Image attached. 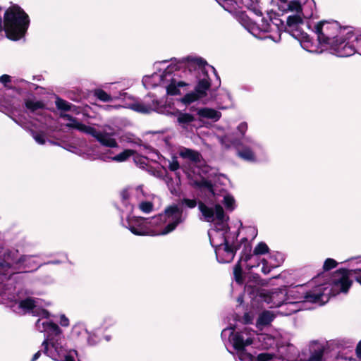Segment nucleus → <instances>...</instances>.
<instances>
[{
	"instance_id": "53",
	"label": "nucleus",
	"mask_w": 361,
	"mask_h": 361,
	"mask_svg": "<svg viewBox=\"0 0 361 361\" xmlns=\"http://www.w3.org/2000/svg\"><path fill=\"white\" fill-rule=\"evenodd\" d=\"M119 107H120V106L106 105V106H104V109H106V110H108V111H109V110H111V109H118V108H119Z\"/></svg>"
},
{
	"instance_id": "31",
	"label": "nucleus",
	"mask_w": 361,
	"mask_h": 361,
	"mask_svg": "<svg viewBox=\"0 0 361 361\" xmlns=\"http://www.w3.org/2000/svg\"><path fill=\"white\" fill-rule=\"evenodd\" d=\"M89 331L82 323H78L72 327L71 337L78 341H82L87 337Z\"/></svg>"
},
{
	"instance_id": "39",
	"label": "nucleus",
	"mask_w": 361,
	"mask_h": 361,
	"mask_svg": "<svg viewBox=\"0 0 361 361\" xmlns=\"http://www.w3.org/2000/svg\"><path fill=\"white\" fill-rule=\"evenodd\" d=\"M220 5L224 8L225 11L229 13H233L237 9V4L233 0H225Z\"/></svg>"
},
{
	"instance_id": "47",
	"label": "nucleus",
	"mask_w": 361,
	"mask_h": 361,
	"mask_svg": "<svg viewBox=\"0 0 361 361\" xmlns=\"http://www.w3.org/2000/svg\"><path fill=\"white\" fill-rule=\"evenodd\" d=\"M219 140L221 145L226 148H228L230 147L231 145L228 143V138L227 136L219 137Z\"/></svg>"
},
{
	"instance_id": "50",
	"label": "nucleus",
	"mask_w": 361,
	"mask_h": 361,
	"mask_svg": "<svg viewBox=\"0 0 361 361\" xmlns=\"http://www.w3.org/2000/svg\"><path fill=\"white\" fill-rule=\"evenodd\" d=\"M16 84L19 85H22V86H25L26 85H32V83L23 80V79H19V80H17L16 82Z\"/></svg>"
},
{
	"instance_id": "61",
	"label": "nucleus",
	"mask_w": 361,
	"mask_h": 361,
	"mask_svg": "<svg viewBox=\"0 0 361 361\" xmlns=\"http://www.w3.org/2000/svg\"><path fill=\"white\" fill-rule=\"evenodd\" d=\"M357 360L358 361H361V357L358 358Z\"/></svg>"
},
{
	"instance_id": "28",
	"label": "nucleus",
	"mask_w": 361,
	"mask_h": 361,
	"mask_svg": "<svg viewBox=\"0 0 361 361\" xmlns=\"http://www.w3.org/2000/svg\"><path fill=\"white\" fill-rule=\"evenodd\" d=\"M197 114L200 120L210 119L213 121H217L221 116L220 111L207 107L197 109Z\"/></svg>"
},
{
	"instance_id": "58",
	"label": "nucleus",
	"mask_w": 361,
	"mask_h": 361,
	"mask_svg": "<svg viewBox=\"0 0 361 361\" xmlns=\"http://www.w3.org/2000/svg\"><path fill=\"white\" fill-rule=\"evenodd\" d=\"M2 27H3L2 23H1V20H0V31L2 30Z\"/></svg>"
},
{
	"instance_id": "59",
	"label": "nucleus",
	"mask_w": 361,
	"mask_h": 361,
	"mask_svg": "<svg viewBox=\"0 0 361 361\" xmlns=\"http://www.w3.org/2000/svg\"><path fill=\"white\" fill-rule=\"evenodd\" d=\"M238 302H242V299L240 298H238Z\"/></svg>"
},
{
	"instance_id": "29",
	"label": "nucleus",
	"mask_w": 361,
	"mask_h": 361,
	"mask_svg": "<svg viewBox=\"0 0 361 361\" xmlns=\"http://www.w3.org/2000/svg\"><path fill=\"white\" fill-rule=\"evenodd\" d=\"M188 177L190 178V184L195 187H197L201 190H207L213 196H215L212 183L202 178H196L193 179L190 177V174L188 173Z\"/></svg>"
},
{
	"instance_id": "25",
	"label": "nucleus",
	"mask_w": 361,
	"mask_h": 361,
	"mask_svg": "<svg viewBox=\"0 0 361 361\" xmlns=\"http://www.w3.org/2000/svg\"><path fill=\"white\" fill-rule=\"evenodd\" d=\"M173 114L177 118V123L178 125L181 128L186 130H188V128L191 126L192 123L196 120L194 115L187 112H182L178 110H177Z\"/></svg>"
},
{
	"instance_id": "8",
	"label": "nucleus",
	"mask_w": 361,
	"mask_h": 361,
	"mask_svg": "<svg viewBox=\"0 0 361 361\" xmlns=\"http://www.w3.org/2000/svg\"><path fill=\"white\" fill-rule=\"evenodd\" d=\"M30 23L28 16L18 6L8 8L4 17V30L7 37L11 40H18L27 31Z\"/></svg>"
},
{
	"instance_id": "38",
	"label": "nucleus",
	"mask_w": 361,
	"mask_h": 361,
	"mask_svg": "<svg viewBox=\"0 0 361 361\" xmlns=\"http://www.w3.org/2000/svg\"><path fill=\"white\" fill-rule=\"evenodd\" d=\"M247 8L250 12L256 16V17H262V11L257 1H252L250 4L247 5Z\"/></svg>"
},
{
	"instance_id": "51",
	"label": "nucleus",
	"mask_w": 361,
	"mask_h": 361,
	"mask_svg": "<svg viewBox=\"0 0 361 361\" xmlns=\"http://www.w3.org/2000/svg\"><path fill=\"white\" fill-rule=\"evenodd\" d=\"M116 90H117V87H116V86H115V87H114L113 88H111V89H110V93H109V94H114L115 95H117V94H116V91H115ZM120 94H121V97H122L123 95H125V94H126V93H121V92H119V93L118 94V95H119Z\"/></svg>"
},
{
	"instance_id": "21",
	"label": "nucleus",
	"mask_w": 361,
	"mask_h": 361,
	"mask_svg": "<svg viewBox=\"0 0 361 361\" xmlns=\"http://www.w3.org/2000/svg\"><path fill=\"white\" fill-rule=\"evenodd\" d=\"M283 262V256L281 253L274 252L269 255L267 258L262 259L261 271L264 274L270 273L274 268L279 267Z\"/></svg>"
},
{
	"instance_id": "35",
	"label": "nucleus",
	"mask_w": 361,
	"mask_h": 361,
	"mask_svg": "<svg viewBox=\"0 0 361 361\" xmlns=\"http://www.w3.org/2000/svg\"><path fill=\"white\" fill-rule=\"evenodd\" d=\"M134 153L135 151L133 149H125L114 157H108L107 159L116 162H123L126 161L129 157L133 156Z\"/></svg>"
},
{
	"instance_id": "6",
	"label": "nucleus",
	"mask_w": 361,
	"mask_h": 361,
	"mask_svg": "<svg viewBox=\"0 0 361 361\" xmlns=\"http://www.w3.org/2000/svg\"><path fill=\"white\" fill-rule=\"evenodd\" d=\"M355 268L350 269H340L333 275L331 283L322 285L323 288L328 289L325 293L330 295L336 296L340 293H347L353 284L350 277L355 279V281L361 285V257L350 259Z\"/></svg>"
},
{
	"instance_id": "26",
	"label": "nucleus",
	"mask_w": 361,
	"mask_h": 361,
	"mask_svg": "<svg viewBox=\"0 0 361 361\" xmlns=\"http://www.w3.org/2000/svg\"><path fill=\"white\" fill-rule=\"evenodd\" d=\"M60 117L66 121V126L69 128L76 129L87 134L90 126H85L68 114L61 113Z\"/></svg>"
},
{
	"instance_id": "10",
	"label": "nucleus",
	"mask_w": 361,
	"mask_h": 361,
	"mask_svg": "<svg viewBox=\"0 0 361 361\" xmlns=\"http://www.w3.org/2000/svg\"><path fill=\"white\" fill-rule=\"evenodd\" d=\"M247 130V123H240L237 127V130L242 136V139L232 140L231 143L235 147L237 154L240 158L248 162H255L257 154L262 150V146L252 137L245 136Z\"/></svg>"
},
{
	"instance_id": "44",
	"label": "nucleus",
	"mask_w": 361,
	"mask_h": 361,
	"mask_svg": "<svg viewBox=\"0 0 361 361\" xmlns=\"http://www.w3.org/2000/svg\"><path fill=\"white\" fill-rule=\"evenodd\" d=\"M85 338L87 339V344L90 345H94L97 344L99 341L94 334H92L90 332L89 334L87 335V337Z\"/></svg>"
},
{
	"instance_id": "4",
	"label": "nucleus",
	"mask_w": 361,
	"mask_h": 361,
	"mask_svg": "<svg viewBox=\"0 0 361 361\" xmlns=\"http://www.w3.org/2000/svg\"><path fill=\"white\" fill-rule=\"evenodd\" d=\"M167 62L170 63L166 66L164 71L154 73L151 75H146L142 78V84L146 88L155 87L157 86L164 87L168 94L176 95L180 94V88L188 85L187 83L179 80L178 75L173 74V71L178 70L182 65V60L171 59L169 61H162L157 62L156 68Z\"/></svg>"
},
{
	"instance_id": "32",
	"label": "nucleus",
	"mask_w": 361,
	"mask_h": 361,
	"mask_svg": "<svg viewBox=\"0 0 361 361\" xmlns=\"http://www.w3.org/2000/svg\"><path fill=\"white\" fill-rule=\"evenodd\" d=\"M94 96L99 100L103 102H111L113 100L119 99L121 98V94L115 95L107 93L102 89H95L93 92Z\"/></svg>"
},
{
	"instance_id": "12",
	"label": "nucleus",
	"mask_w": 361,
	"mask_h": 361,
	"mask_svg": "<svg viewBox=\"0 0 361 361\" xmlns=\"http://www.w3.org/2000/svg\"><path fill=\"white\" fill-rule=\"evenodd\" d=\"M120 196L127 212L133 211L135 201L139 202L138 208L142 212L149 214L153 211V204L145 200V195L142 185L126 188L121 192Z\"/></svg>"
},
{
	"instance_id": "30",
	"label": "nucleus",
	"mask_w": 361,
	"mask_h": 361,
	"mask_svg": "<svg viewBox=\"0 0 361 361\" xmlns=\"http://www.w3.org/2000/svg\"><path fill=\"white\" fill-rule=\"evenodd\" d=\"M275 318V314L271 311H263L259 314L256 322V326L258 328H263L264 326L269 325Z\"/></svg>"
},
{
	"instance_id": "34",
	"label": "nucleus",
	"mask_w": 361,
	"mask_h": 361,
	"mask_svg": "<svg viewBox=\"0 0 361 361\" xmlns=\"http://www.w3.org/2000/svg\"><path fill=\"white\" fill-rule=\"evenodd\" d=\"M26 108L32 112L42 110L44 108V104L35 98H29L25 101Z\"/></svg>"
},
{
	"instance_id": "19",
	"label": "nucleus",
	"mask_w": 361,
	"mask_h": 361,
	"mask_svg": "<svg viewBox=\"0 0 361 361\" xmlns=\"http://www.w3.org/2000/svg\"><path fill=\"white\" fill-rule=\"evenodd\" d=\"M269 252V247L264 242L258 243L254 249L253 254L245 256V266L250 269L260 265L262 259L259 257Z\"/></svg>"
},
{
	"instance_id": "40",
	"label": "nucleus",
	"mask_w": 361,
	"mask_h": 361,
	"mask_svg": "<svg viewBox=\"0 0 361 361\" xmlns=\"http://www.w3.org/2000/svg\"><path fill=\"white\" fill-rule=\"evenodd\" d=\"M168 168L171 171H176L180 168V164L178 161V158L176 156H172L170 160H168Z\"/></svg>"
},
{
	"instance_id": "56",
	"label": "nucleus",
	"mask_w": 361,
	"mask_h": 361,
	"mask_svg": "<svg viewBox=\"0 0 361 361\" xmlns=\"http://www.w3.org/2000/svg\"><path fill=\"white\" fill-rule=\"evenodd\" d=\"M15 122L16 123H18V125H20V126H22L23 128H25V126L20 121H17V120H15Z\"/></svg>"
},
{
	"instance_id": "42",
	"label": "nucleus",
	"mask_w": 361,
	"mask_h": 361,
	"mask_svg": "<svg viewBox=\"0 0 361 361\" xmlns=\"http://www.w3.org/2000/svg\"><path fill=\"white\" fill-rule=\"evenodd\" d=\"M337 262L331 258H328L325 260L323 268L325 271H329L331 269L335 268L337 266Z\"/></svg>"
},
{
	"instance_id": "37",
	"label": "nucleus",
	"mask_w": 361,
	"mask_h": 361,
	"mask_svg": "<svg viewBox=\"0 0 361 361\" xmlns=\"http://www.w3.org/2000/svg\"><path fill=\"white\" fill-rule=\"evenodd\" d=\"M221 202L224 204L226 209L229 211H233L235 207V200L231 195H224Z\"/></svg>"
},
{
	"instance_id": "11",
	"label": "nucleus",
	"mask_w": 361,
	"mask_h": 361,
	"mask_svg": "<svg viewBox=\"0 0 361 361\" xmlns=\"http://www.w3.org/2000/svg\"><path fill=\"white\" fill-rule=\"evenodd\" d=\"M315 8L314 0H306L302 4L300 0H290L279 6V10L281 11L293 13L287 18V24L290 27L302 23L303 18H312Z\"/></svg>"
},
{
	"instance_id": "16",
	"label": "nucleus",
	"mask_w": 361,
	"mask_h": 361,
	"mask_svg": "<svg viewBox=\"0 0 361 361\" xmlns=\"http://www.w3.org/2000/svg\"><path fill=\"white\" fill-rule=\"evenodd\" d=\"M87 134L94 137L103 146L110 148H116L118 146L114 138L116 131L110 126H104L102 130H97L90 126Z\"/></svg>"
},
{
	"instance_id": "13",
	"label": "nucleus",
	"mask_w": 361,
	"mask_h": 361,
	"mask_svg": "<svg viewBox=\"0 0 361 361\" xmlns=\"http://www.w3.org/2000/svg\"><path fill=\"white\" fill-rule=\"evenodd\" d=\"M257 333L247 328L244 327L240 330H236L233 327L225 328L222 330L221 336L224 341L228 340L232 344L234 349H245L246 347L251 345L254 348L255 336Z\"/></svg>"
},
{
	"instance_id": "20",
	"label": "nucleus",
	"mask_w": 361,
	"mask_h": 361,
	"mask_svg": "<svg viewBox=\"0 0 361 361\" xmlns=\"http://www.w3.org/2000/svg\"><path fill=\"white\" fill-rule=\"evenodd\" d=\"M236 350L235 360L237 361H283L281 357L274 356L270 353H260L255 357L251 353H247L245 349H235Z\"/></svg>"
},
{
	"instance_id": "17",
	"label": "nucleus",
	"mask_w": 361,
	"mask_h": 361,
	"mask_svg": "<svg viewBox=\"0 0 361 361\" xmlns=\"http://www.w3.org/2000/svg\"><path fill=\"white\" fill-rule=\"evenodd\" d=\"M228 230V221H225L214 225V228L208 231L210 243L214 249L231 243L227 235Z\"/></svg>"
},
{
	"instance_id": "15",
	"label": "nucleus",
	"mask_w": 361,
	"mask_h": 361,
	"mask_svg": "<svg viewBox=\"0 0 361 361\" xmlns=\"http://www.w3.org/2000/svg\"><path fill=\"white\" fill-rule=\"evenodd\" d=\"M128 108L140 113L149 114L156 111L159 114H170L171 113L160 105L159 100L154 96L148 95L143 102H135L130 104Z\"/></svg>"
},
{
	"instance_id": "1",
	"label": "nucleus",
	"mask_w": 361,
	"mask_h": 361,
	"mask_svg": "<svg viewBox=\"0 0 361 361\" xmlns=\"http://www.w3.org/2000/svg\"><path fill=\"white\" fill-rule=\"evenodd\" d=\"M0 303L9 306L17 314H25L31 311L39 317L36 323V329L44 334L45 338L42 343L44 353L54 361H75L77 351L68 350L64 345V338L59 326L49 319V313L38 307V300L27 298L20 300L16 294V288L10 283H0Z\"/></svg>"
},
{
	"instance_id": "24",
	"label": "nucleus",
	"mask_w": 361,
	"mask_h": 361,
	"mask_svg": "<svg viewBox=\"0 0 361 361\" xmlns=\"http://www.w3.org/2000/svg\"><path fill=\"white\" fill-rule=\"evenodd\" d=\"M255 341H256V343H254L255 348L269 349L276 345V339L269 334H257Z\"/></svg>"
},
{
	"instance_id": "43",
	"label": "nucleus",
	"mask_w": 361,
	"mask_h": 361,
	"mask_svg": "<svg viewBox=\"0 0 361 361\" xmlns=\"http://www.w3.org/2000/svg\"><path fill=\"white\" fill-rule=\"evenodd\" d=\"M180 204L182 206H185L190 209L195 208L197 203V201L195 199H188V198H183Z\"/></svg>"
},
{
	"instance_id": "22",
	"label": "nucleus",
	"mask_w": 361,
	"mask_h": 361,
	"mask_svg": "<svg viewBox=\"0 0 361 361\" xmlns=\"http://www.w3.org/2000/svg\"><path fill=\"white\" fill-rule=\"evenodd\" d=\"M214 250L216 259L220 263L231 262L235 255V249L231 243L221 245Z\"/></svg>"
},
{
	"instance_id": "2",
	"label": "nucleus",
	"mask_w": 361,
	"mask_h": 361,
	"mask_svg": "<svg viewBox=\"0 0 361 361\" xmlns=\"http://www.w3.org/2000/svg\"><path fill=\"white\" fill-rule=\"evenodd\" d=\"M320 47L312 42L309 36L304 37L301 47L311 53H322V47H329L332 53L339 57H348L361 52V35L354 27H341L336 21H322L314 27Z\"/></svg>"
},
{
	"instance_id": "5",
	"label": "nucleus",
	"mask_w": 361,
	"mask_h": 361,
	"mask_svg": "<svg viewBox=\"0 0 361 361\" xmlns=\"http://www.w3.org/2000/svg\"><path fill=\"white\" fill-rule=\"evenodd\" d=\"M184 63L191 70L197 71L202 75V78H200L194 92L187 93L180 101L185 104H190L195 102L207 95V91L210 87V79L207 74V68H210L214 75L218 78L215 68L207 64L206 61L202 58L188 56L182 59V64Z\"/></svg>"
},
{
	"instance_id": "33",
	"label": "nucleus",
	"mask_w": 361,
	"mask_h": 361,
	"mask_svg": "<svg viewBox=\"0 0 361 361\" xmlns=\"http://www.w3.org/2000/svg\"><path fill=\"white\" fill-rule=\"evenodd\" d=\"M56 106L58 109L63 111H71L75 114H79L78 108L75 105L68 102L60 98H57L56 100Z\"/></svg>"
},
{
	"instance_id": "54",
	"label": "nucleus",
	"mask_w": 361,
	"mask_h": 361,
	"mask_svg": "<svg viewBox=\"0 0 361 361\" xmlns=\"http://www.w3.org/2000/svg\"><path fill=\"white\" fill-rule=\"evenodd\" d=\"M41 355V352L40 351H38L32 357L31 361H36L39 357V356Z\"/></svg>"
},
{
	"instance_id": "36",
	"label": "nucleus",
	"mask_w": 361,
	"mask_h": 361,
	"mask_svg": "<svg viewBox=\"0 0 361 361\" xmlns=\"http://www.w3.org/2000/svg\"><path fill=\"white\" fill-rule=\"evenodd\" d=\"M244 259H245V257H241V259H240L238 263L237 264H235V266L234 267V269H233L234 277H235L236 282L238 283H243L242 267H241L240 264L242 262L245 263Z\"/></svg>"
},
{
	"instance_id": "57",
	"label": "nucleus",
	"mask_w": 361,
	"mask_h": 361,
	"mask_svg": "<svg viewBox=\"0 0 361 361\" xmlns=\"http://www.w3.org/2000/svg\"><path fill=\"white\" fill-rule=\"evenodd\" d=\"M216 1L219 3V4L220 5V4H222V2H224L225 0H216Z\"/></svg>"
},
{
	"instance_id": "18",
	"label": "nucleus",
	"mask_w": 361,
	"mask_h": 361,
	"mask_svg": "<svg viewBox=\"0 0 361 361\" xmlns=\"http://www.w3.org/2000/svg\"><path fill=\"white\" fill-rule=\"evenodd\" d=\"M123 225L136 235H149V233H154L148 228L147 219L140 216L129 215Z\"/></svg>"
},
{
	"instance_id": "46",
	"label": "nucleus",
	"mask_w": 361,
	"mask_h": 361,
	"mask_svg": "<svg viewBox=\"0 0 361 361\" xmlns=\"http://www.w3.org/2000/svg\"><path fill=\"white\" fill-rule=\"evenodd\" d=\"M59 323L61 326L67 327L69 326V319L64 314H61Z\"/></svg>"
},
{
	"instance_id": "52",
	"label": "nucleus",
	"mask_w": 361,
	"mask_h": 361,
	"mask_svg": "<svg viewBox=\"0 0 361 361\" xmlns=\"http://www.w3.org/2000/svg\"><path fill=\"white\" fill-rule=\"evenodd\" d=\"M278 5V7L279 8V6H282L283 4H286L288 1V0H274Z\"/></svg>"
},
{
	"instance_id": "55",
	"label": "nucleus",
	"mask_w": 361,
	"mask_h": 361,
	"mask_svg": "<svg viewBox=\"0 0 361 361\" xmlns=\"http://www.w3.org/2000/svg\"><path fill=\"white\" fill-rule=\"evenodd\" d=\"M244 319L247 323L252 322V319L249 317V314H245L244 316Z\"/></svg>"
},
{
	"instance_id": "48",
	"label": "nucleus",
	"mask_w": 361,
	"mask_h": 361,
	"mask_svg": "<svg viewBox=\"0 0 361 361\" xmlns=\"http://www.w3.org/2000/svg\"><path fill=\"white\" fill-rule=\"evenodd\" d=\"M10 81H11L10 75L5 74V75L0 76V82L3 83L4 85H6Z\"/></svg>"
},
{
	"instance_id": "49",
	"label": "nucleus",
	"mask_w": 361,
	"mask_h": 361,
	"mask_svg": "<svg viewBox=\"0 0 361 361\" xmlns=\"http://www.w3.org/2000/svg\"><path fill=\"white\" fill-rule=\"evenodd\" d=\"M355 353L357 359L361 357V340L358 342L356 346Z\"/></svg>"
},
{
	"instance_id": "9",
	"label": "nucleus",
	"mask_w": 361,
	"mask_h": 361,
	"mask_svg": "<svg viewBox=\"0 0 361 361\" xmlns=\"http://www.w3.org/2000/svg\"><path fill=\"white\" fill-rule=\"evenodd\" d=\"M34 256L25 255L20 257H18L17 252H10L5 255V260L3 263H0V276L5 278L8 276L9 281H11V276L17 273V270H24L28 269L27 271L23 272L31 271L37 269L40 264L35 260Z\"/></svg>"
},
{
	"instance_id": "60",
	"label": "nucleus",
	"mask_w": 361,
	"mask_h": 361,
	"mask_svg": "<svg viewBox=\"0 0 361 361\" xmlns=\"http://www.w3.org/2000/svg\"><path fill=\"white\" fill-rule=\"evenodd\" d=\"M106 340L109 341V336H106Z\"/></svg>"
},
{
	"instance_id": "7",
	"label": "nucleus",
	"mask_w": 361,
	"mask_h": 361,
	"mask_svg": "<svg viewBox=\"0 0 361 361\" xmlns=\"http://www.w3.org/2000/svg\"><path fill=\"white\" fill-rule=\"evenodd\" d=\"M183 221V211L177 205L169 206L165 209L163 214L147 219L148 228L154 232V233H149V235L169 234Z\"/></svg>"
},
{
	"instance_id": "27",
	"label": "nucleus",
	"mask_w": 361,
	"mask_h": 361,
	"mask_svg": "<svg viewBox=\"0 0 361 361\" xmlns=\"http://www.w3.org/2000/svg\"><path fill=\"white\" fill-rule=\"evenodd\" d=\"M178 154L184 159L189 160L192 164L201 162L202 155L197 151L182 147L179 149Z\"/></svg>"
},
{
	"instance_id": "3",
	"label": "nucleus",
	"mask_w": 361,
	"mask_h": 361,
	"mask_svg": "<svg viewBox=\"0 0 361 361\" xmlns=\"http://www.w3.org/2000/svg\"><path fill=\"white\" fill-rule=\"evenodd\" d=\"M327 289V288H323L322 285L316 286L309 292L305 291L302 286L293 288L284 287L264 294L262 295V299L271 308L281 307L278 312L279 314L289 316L303 310L305 302L318 305L326 303L329 301L328 293H325Z\"/></svg>"
},
{
	"instance_id": "45",
	"label": "nucleus",
	"mask_w": 361,
	"mask_h": 361,
	"mask_svg": "<svg viewBox=\"0 0 361 361\" xmlns=\"http://www.w3.org/2000/svg\"><path fill=\"white\" fill-rule=\"evenodd\" d=\"M135 137L130 133H126L121 137V140L122 142H135Z\"/></svg>"
},
{
	"instance_id": "41",
	"label": "nucleus",
	"mask_w": 361,
	"mask_h": 361,
	"mask_svg": "<svg viewBox=\"0 0 361 361\" xmlns=\"http://www.w3.org/2000/svg\"><path fill=\"white\" fill-rule=\"evenodd\" d=\"M30 133H31V135H32L33 139L39 145H44L46 142V140H45L44 134L39 133H36L33 130H31Z\"/></svg>"
},
{
	"instance_id": "23",
	"label": "nucleus",
	"mask_w": 361,
	"mask_h": 361,
	"mask_svg": "<svg viewBox=\"0 0 361 361\" xmlns=\"http://www.w3.org/2000/svg\"><path fill=\"white\" fill-rule=\"evenodd\" d=\"M324 354V346L317 343L313 342L310 347V354L306 355L302 353L300 355V361H322Z\"/></svg>"
},
{
	"instance_id": "14",
	"label": "nucleus",
	"mask_w": 361,
	"mask_h": 361,
	"mask_svg": "<svg viewBox=\"0 0 361 361\" xmlns=\"http://www.w3.org/2000/svg\"><path fill=\"white\" fill-rule=\"evenodd\" d=\"M198 209L201 214L200 219L202 221L214 223V225L228 221V216L216 200L199 202Z\"/></svg>"
}]
</instances>
